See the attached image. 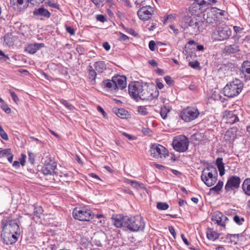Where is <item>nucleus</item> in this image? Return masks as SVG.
I'll use <instances>...</instances> for the list:
<instances>
[{
    "mask_svg": "<svg viewBox=\"0 0 250 250\" xmlns=\"http://www.w3.org/2000/svg\"><path fill=\"white\" fill-rule=\"evenodd\" d=\"M128 92L131 97L137 102L140 100L151 101L157 98L159 94L157 87L152 88L139 82L130 83L128 85Z\"/></svg>",
    "mask_w": 250,
    "mask_h": 250,
    "instance_id": "nucleus-1",
    "label": "nucleus"
},
{
    "mask_svg": "<svg viewBox=\"0 0 250 250\" xmlns=\"http://www.w3.org/2000/svg\"><path fill=\"white\" fill-rule=\"evenodd\" d=\"M2 226L1 238L3 242L7 245L15 243L18 239L15 234H17L20 231V228L17 221L16 220L8 221L3 220Z\"/></svg>",
    "mask_w": 250,
    "mask_h": 250,
    "instance_id": "nucleus-2",
    "label": "nucleus"
},
{
    "mask_svg": "<svg viewBox=\"0 0 250 250\" xmlns=\"http://www.w3.org/2000/svg\"><path fill=\"white\" fill-rule=\"evenodd\" d=\"M218 173L216 167L208 166L202 171V181L208 187L213 185L217 180Z\"/></svg>",
    "mask_w": 250,
    "mask_h": 250,
    "instance_id": "nucleus-3",
    "label": "nucleus"
},
{
    "mask_svg": "<svg viewBox=\"0 0 250 250\" xmlns=\"http://www.w3.org/2000/svg\"><path fill=\"white\" fill-rule=\"evenodd\" d=\"M201 21L197 18H192L189 16H185L180 23L182 28L188 29L191 34L196 35L199 33Z\"/></svg>",
    "mask_w": 250,
    "mask_h": 250,
    "instance_id": "nucleus-4",
    "label": "nucleus"
},
{
    "mask_svg": "<svg viewBox=\"0 0 250 250\" xmlns=\"http://www.w3.org/2000/svg\"><path fill=\"white\" fill-rule=\"evenodd\" d=\"M125 227L132 231L143 230L145 224L143 218L140 216L128 217L125 216L124 219Z\"/></svg>",
    "mask_w": 250,
    "mask_h": 250,
    "instance_id": "nucleus-5",
    "label": "nucleus"
},
{
    "mask_svg": "<svg viewBox=\"0 0 250 250\" xmlns=\"http://www.w3.org/2000/svg\"><path fill=\"white\" fill-rule=\"evenodd\" d=\"M217 2V0H197L191 4L189 12L192 15L198 16L207 9L209 5Z\"/></svg>",
    "mask_w": 250,
    "mask_h": 250,
    "instance_id": "nucleus-6",
    "label": "nucleus"
},
{
    "mask_svg": "<svg viewBox=\"0 0 250 250\" xmlns=\"http://www.w3.org/2000/svg\"><path fill=\"white\" fill-rule=\"evenodd\" d=\"M243 86V83L241 81L235 79L225 86L223 90L224 94L228 97L236 96L242 91Z\"/></svg>",
    "mask_w": 250,
    "mask_h": 250,
    "instance_id": "nucleus-7",
    "label": "nucleus"
},
{
    "mask_svg": "<svg viewBox=\"0 0 250 250\" xmlns=\"http://www.w3.org/2000/svg\"><path fill=\"white\" fill-rule=\"evenodd\" d=\"M189 144V141L185 135L175 137L172 142L173 148L176 151L184 152L187 150Z\"/></svg>",
    "mask_w": 250,
    "mask_h": 250,
    "instance_id": "nucleus-8",
    "label": "nucleus"
},
{
    "mask_svg": "<svg viewBox=\"0 0 250 250\" xmlns=\"http://www.w3.org/2000/svg\"><path fill=\"white\" fill-rule=\"evenodd\" d=\"M73 217L81 221H89L93 217L94 214L90 210L84 207L76 208L72 212Z\"/></svg>",
    "mask_w": 250,
    "mask_h": 250,
    "instance_id": "nucleus-9",
    "label": "nucleus"
},
{
    "mask_svg": "<svg viewBox=\"0 0 250 250\" xmlns=\"http://www.w3.org/2000/svg\"><path fill=\"white\" fill-rule=\"evenodd\" d=\"M199 114V111L197 107L188 106L182 111L181 117L185 122H189L197 118Z\"/></svg>",
    "mask_w": 250,
    "mask_h": 250,
    "instance_id": "nucleus-10",
    "label": "nucleus"
},
{
    "mask_svg": "<svg viewBox=\"0 0 250 250\" xmlns=\"http://www.w3.org/2000/svg\"><path fill=\"white\" fill-rule=\"evenodd\" d=\"M231 34V30L230 28L226 25L218 26L216 32H214V39L219 41L227 40Z\"/></svg>",
    "mask_w": 250,
    "mask_h": 250,
    "instance_id": "nucleus-11",
    "label": "nucleus"
},
{
    "mask_svg": "<svg viewBox=\"0 0 250 250\" xmlns=\"http://www.w3.org/2000/svg\"><path fill=\"white\" fill-rule=\"evenodd\" d=\"M151 156L156 159L165 158L168 155V150L159 144H153L150 148Z\"/></svg>",
    "mask_w": 250,
    "mask_h": 250,
    "instance_id": "nucleus-12",
    "label": "nucleus"
},
{
    "mask_svg": "<svg viewBox=\"0 0 250 250\" xmlns=\"http://www.w3.org/2000/svg\"><path fill=\"white\" fill-rule=\"evenodd\" d=\"M224 11L216 7H212L207 14L206 17L204 19L207 22L210 24L215 23L217 19L224 15Z\"/></svg>",
    "mask_w": 250,
    "mask_h": 250,
    "instance_id": "nucleus-13",
    "label": "nucleus"
},
{
    "mask_svg": "<svg viewBox=\"0 0 250 250\" xmlns=\"http://www.w3.org/2000/svg\"><path fill=\"white\" fill-rule=\"evenodd\" d=\"M56 163L53 159L50 157L45 160L42 171L44 175H52L57 173L56 171Z\"/></svg>",
    "mask_w": 250,
    "mask_h": 250,
    "instance_id": "nucleus-14",
    "label": "nucleus"
},
{
    "mask_svg": "<svg viewBox=\"0 0 250 250\" xmlns=\"http://www.w3.org/2000/svg\"><path fill=\"white\" fill-rule=\"evenodd\" d=\"M241 183L240 178L236 175H232L229 177L225 186L226 192L234 191L238 189Z\"/></svg>",
    "mask_w": 250,
    "mask_h": 250,
    "instance_id": "nucleus-15",
    "label": "nucleus"
},
{
    "mask_svg": "<svg viewBox=\"0 0 250 250\" xmlns=\"http://www.w3.org/2000/svg\"><path fill=\"white\" fill-rule=\"evenodd\" d=\"M153 8L150 6H143L137 12L139 19L146 21L151 18L153 14Z\"/></svg>",
    "mask_w": 250,
    "mask_h": 250,
    "instance_id": "nucleus-16",
    "label": "nucleus"
},
{
    "mask_svg": "<svg viewBox=\"0 0 250 250\" xmlns=\"http://www.w3.org/2000/svg\"><path fill=\"white\" fill-rule=\"evenodd\" d=\"M116 90L123 89L126 86V79L124 76L116 75L112 77Z\"/></svg>",
    "mask_w": 250,
    "mask_h": 250,
    "instance_id": "nucleus-17",
    "label": "nucleus"
},
{
    "mask_svg": "<svg viewBox=\"0 0 250 250\" xmlns=\"http://www.w3.org/2000/svg\"><path fill=\"white\" fill-rule=\"evenodd\" d=\"M212 220L215 222L218 225L225 227L226 222L228 220V218L221 212H216L212 215Z\"/></svg>",
    "mask_w": 250,
    "mask_h": 250,
    "instance_id": "nucleus-18",
    "label": "nucleus"
},
{
    "mask_svg": "<svg viewBox=\"0 0 250 250\" xmlns=\"http://www.w3.org/2000/svg\"><path fill=\"white\" fill-rule=\"evenodd\" d=\"M237 129L231 128L227 130L224 135V140L227 143L233 142L236 138Z\"/></svg>",
    "mask_w": 250,
    "mask_h": 250,
    "instance_id": "nucleus-19",
    "label": "nucleus"
},
{
    "mask_svg": "<svg viewBox=\"0 0 250 250\" xmlns=\"http://www.w3.org/2000/svg\"><path fill=\"white\" fill-rule=\"evenodd\" d=\"M33 13L34 16L41 17L46 19L49 18L51 16L50 12L42 6L35 9ZM41 19L42 20L43 19L41 18Z\"/></svg>",
    "mask_w": 250,
    "mask_h": 250,
    "instance_id": "nucleus-20",
    "label": "nucleus"
},
{
    "mask_svg": "<svg viewBox=\"0 0 250 250\" xmlns=\"http://www.w3.org/2000/svg\"><path fill=\"white\" fill-rule=\"evenodd\" d=\"M44 47L43 43H35L28 44L25 48V51L31 54H34L41 48Z\"/></svg>",
    "mask_w": 250,
    "mask_h": 250,
    "instance_id": "nucleus-21",
    "label": "nucleus"
},
{
    "mask_svg": "<svg viewBox=\"0 0 250 250\" xmlns=\"http://www.w3.org/2000/svg\"><path fill=\"white\" fill-rule=\"evenodd\" d=\"M241 71L244 75L246 80H250V62L244 61L242 63Z\"/></svg>",
    "mask_w": 250,
    "mask_h": 250,
    "instance_id": "nucleus-22",
    "label": "nucleus"
},
{
    "mask_svg": "<svg viewBox=\"0 0 250 250\" xmlns=\"http://www.w3.org/2000/svg\"><path fill=\"white\" fill-rule=\"evenodd\" d=\"M125 217V216L122 214H118L112 216V220L114 226L117 228L125 227V225L124 224Z\"/></svg>",
    "mask_w": 250,
    "mask_h": 250,
    "instance_id": "nucleus-23",
    "label": "nucleus"
},
{
    "mask_svg": "<svg viewBox=\"0 0 250 250\" xmlns=\"http://www.w3.org/2000/svg\"><path fill=\"white\" fill-rule=\"evenodd\" d=\"M29 0H10V4L12 6H16L17 8L21 9V6L23 5L24 9L28 6Z\"/></svg>",
    "mask_w": 250,
    "mask_h": 250,
    "instance_id": "nucleus-24",
    "label": "nucleus"
},
{
    "mask_svg": "<svg viewBox=\"0 0 250 250\" xmlns=\"http://www.w3.org/2000/svg\"><path fill=\"white\" fill-rule=\"evenodd\" d=\"M227 123L230 124H233L239 121L238 117L233 112L229 111L226 115Z\"/></svg>",
    "mask_w": 250,
    "mask_h": 250,
    "instance_id": "nucleus-25",
    "label": "nucleus"
},
{
    "mask_svg": "<svg viewBox=\"0 0 250 250\" xmlns=\"http://www.w3.org/2000/svg\"><path fill=\"white\" fill-rule=\"evenodd\" d=\"M216 165L217 166L219 174L221 176L225 174V167L224 164L223 163V159L222 158H218L216 161Z\"/></svg>",
    "mask_w": 250,
    "mask_h": 250,
    "instance_id": "nucleus-26",
    "label": "nucleus"
},
{
    "mask_svg": "<svg viewBox=\"0 0 250 250\" xmlns=\"http://www.w3.org/2000/svg\"><path fill=\"white\" fill-rule=\"evenodd\" d=\"M114 83L113 82V79L110 80H105L102 83V86L104 88H108L110 90H115L116 88L114 86Z\"/></svg>",
    "mask_w": 250,
    "mask_h": 250,
    "instance_id": "nucleus-27",
    "label": "nucleus"
},
{
    "mask_svg": "<svg viewBox=\"0 0 250 250\" xmlns=\"http://www.w3.org/2000/svg\"><path fill=\"white\" fill-rule=\"evenodd\" d=\"M242 189L246 195L250 196V178L245 179L242 184Z\"/></svg>",
    "mask_w": 250,
    "mask_h": 250,
    "instance_id": "nucleus-28",
    "label": "nucleus"
},
{
    "mask_svg": "<svg viewBox=\"0 0 250 250\" xmlns=\"http://www.w3.org/2000/svg\"><path fill=\"white\" fill-rule=\"evenodd\" d=\"M94 67L95 70L100 73H102L106 69V65L103 61H98L95 63Z\"/></svg>",
    "mask_w": 250,
    "mask_h": 250,
    "instance_id": "nucleus-29",
    "label": "nucleus"
},
{
    "mask_svg": "<svg viewBox=\"0 0 250 250\" xmlns=\"http://www.w3.org/2000/svg\"><path fill=\"white\" fill-rule=\"evenodd\" d=\"M239 50V46L235 44L226 46L225 48V51L227 53L233 54Z\"/></svg>",
    "mask_w": 250,
    "mask_h": 250,
    "instance_id": "nucleus-30",
    "label": "nucleus"
},
{
    "mask_svg": "<svg viewBox=\"0 0 250 250\" xmlns=\"http://www.w3.org/2000/svg\"><path fill=\"white\" fill-rule=\"evenodd\" d=\"M115 112L117 116L122 119L126 118L128 116V111L122 108L115 109Z\"/></svg>",
    "mask_w": 250,
    "mask_h": 250,
    "instance_id": "nucleus-31",
    "label": "nucleus"
},
{
    "mask_svg": "<svg viewBox=\"0 0 250 250\" xmlns=\"http://www.w3.org/2000/svg\"><path fill=\"white\" fill-rule=\"evenodd\" d=\"M207 236L208 239L214 240L219 237V234L212 229H208L207 231Z\"/></svg>",
    "mask_w": 250,
    "mask_h": 250,
    "instance_id": "nucleus-32",
    "label": "nucleus"
},
{
    "mask_svg": "<svg viewBox=\"0 0 250 250\" xmlns=\"http://www.w3.org/2000/svg\"><path fill=\"white\" fill-rule=\"evenodd\" d=\"M4 41L5 43L8 45H12L14 42L13 34L11 33H7L4 37Z\"/></svg>",
    "mask_w": 250,
    "mask_h": 250,
    "instance_id": "nucleus-33",
    "label": "nucleus"
},
{
    "mask_svg": "<svg viewBox=\"0 0 250 250\" xmlns=\"http://www.w3.org/2000/svg\"><path fill=\"white\" fill-rule=\"evenodd\" d=\"M127 183L129 184L132 187L135 188H145V185L144 184L139 183L135 181L128 180Z\"/></svg>",
    "mask_w": 250,
    "mask_h": 250,
    "instance_id": "nucleus-34",
    "label": "nucleus"
},
{
    "mask_svg": "<svg viewBox=\"0 0 250 250\" xmlns=\"http://www.w3.org/2000/svg\"><path fill=\"white\" fill-rule=\"evenodd\" d=\"M170 111L169 108L166 105H164L161 109L160 114L162 118L164 119H166L167 117V113Z\"/></svg>",
    "mask_w": 250,
    "mask_h": 250,
    "instance_id": "nucleus-35",
    "label": "nucleus"
},
{
    "mask_svg": "<svg viewBox=\"0 0 250 250\" xmlns=\"http://www.w3.org/2000/svg\"><path fill=\"white\" fill-rule=\"evenodd\" d=\"M88 70L89 79L95 81L97 76V73L95 70L93 69V67L91 65H89L88 66Z\"/></svg>",
    "mask_w": 250,
    "mask_h": 250,
    "instance_id": "nucleus-36",
    "label": "nucleus"
},
{
    "mask_svg": "<svg viewBox=\"0 0 250 250\" xmlns=\"http://www.w3.org/2000/svg\"><path fill=\"white\" fill-rule=\"evenodd\" d=\"M33 212L35 216L40 218L43 212V209L41 206H37L34 208Z\"/></svg>",
    "mask_w": 250,
    "mask_h": 250,
    "instance_id": "nucleus-37",
    "label": "nucleus"
},
{
    "mask_svg": "<svg viewBox=\"0 0 250 250\" xmlns=\"http://www.w3.org/2000/svg\"><path fill=\"white\" fill-rule=\"evenodd\" d=\"M168 207L169 206L167 203L158 202L157 204V208L159 210H166Z\"/></svg>",
    "mask_w": 250,
    "mask_h": 250,
    "instance_id": "nucleus-38",
    "label": "nucleus"
},
{
    "mask_svg": "<svg viewBox=\"0 0 250 250\" xmlns=\"http://www.w3.org/2000/svg\"><path fill=\"white\" fill-rule=\"evenodd\" d=\"M223 182L221 181H219L217 184L214 187L212 188L210 190H214L216 192H218L221 190L223 186Z\"/></svg>",
    "mask_w": 250,
    "mask_h": 250,
    "instance_id": "nucleus-39",
    "label": "nucleus"
},
{
    "mask_svg": "<svg viewBox=\"0 0 250 250\" xmlns=\"http://www.w3.org/2000/svg\"><path fill=\"white\" fill-rule=\"evenodd\" d=\"M188 65L194 69H200V63L198 61H191L188 62Z\"/></svg>",
    "mask_w": 250,
    "mask_h": 250,
    "instance_id": "nucleus-40",
    "label": "nucleus"
},
{
    "mask_svg": "<svg viewBox=\"0 0 250 250\" xmlns=\"http://www.w3.org/2000/svg\"><path fill=\"white\" fill-rule=\"evenodd\" d=\"M61 103L63 104L68 110H72L74 109V106L71 104L68 103L66 100L62 99L60 100Z\"/></svg>",
    "mask_w": 250,
    "mask_h": 250,
    "instance_id": "nucleus-41",
    "label": "nucleus"
},
{
    "mask_svg": "<svg viewBox=\"0 0 250 250\" xmlns=\"http://www.w3.org/2000/svg\"><path fill=\"white\" fill-rule=\"evenodd\" d=\"M233 221L238 225H241L244 222V218H240L239 216L236 215L233 217Z\"/></svg>",
    "mask_w": 250,
    "mask_h": 250,
    "instance_id": "nucleus-42",
    "label": "nucleus"
},
{
    "mask_svg": "<svg viewBox=\"0 0 250 250\" xmlns=\"http://www.w3.org/2000/svg\"><path fill=\"white\" fill-rule=\"evenodd\" d=\"M138 112L142 115H146L148 114L147 109L144 106H139L138 107Z\"/></svg>",
    "mask_w": 250,
    "mask_h": 250,
    "instance_id": "nucleus-43",
    "label": "nucleus"
},
{
    "mask_svg": "<svg viewBox=\"0 0 250 250\" xmlns=\"http://www.w3.org/2000/svg\"><path fill=\"white\" fill-rule=\"evenodd\" d=\"M10 152H11V150L10 148H6L0 151V158L7 157L8 154H9L10 153Z\"/></svg>",
    "mask_w": 250,
    "mask_h": 250,
    "instance_id": "nucleus-44",
    "label": "nucleus"
},
{
    "mask_svg": "<svg viewBox=\"0 0 250 250\" xmlns=\"http://www.w3.org/2000/svg\"><path fill=\"white\" fill-rule=\"evenodd\" d=\"M0 135L3 139H4L6 141L8 140V135L4 131V130L3 129V128L1 125H0Z\"/></svg>",
    "mask_w": 250,
    "mask_h": 250,
    "instance_id": "nucleus-45",
    "label": "nucleus"
},
{
    "mask_svg": "<svg viewBox=\"0 0 250 250\" xmlns=\"http://www.w3.org/2000/svg\"><path fill=\"white\" fill-rule=\"evenodd\" d=\"M165 81L166 83L169 85L171 86L173 85L174 83V81L172 79L171 77L169 76H166L164 78Z\"/></svg>",
    "mask_w": 250,
    "mask_h": 250,
    "instance_id": "nucleus-46",
    "label": "nucleus"
},
{
    "mask_svg": "<svg viewBox=\"0 0 250 250\" xmlns=\"http://www.w3.org/2000/svg\"><path fill=\"white\" fill-rule=\"evenodd\" d=\"M239 234H229V238L231 243L234 242L235 244L236 243V240H237L239 238Z\"/></svg>",
    "mask_w": 250,
    "mask_h": 250,
    "instance_id": "nucleus-47",
    "label": "nucleus"
},
{
    "mask_svg": "<svg viewBox=\"0 0 250 250\" xmlns=\"http://www.w3.org/2000/svg\"><path fill=\"white\" fill-rule=\"evenodd\" d=\"M28 161L31 164H34L35 161V155L32 152L28 153Z\"/></svg>",
    "mask_w": 250,
    "mask_h": 250,
    "instance_id": "nucleus-48",
    "label": "nucleus"
},
{
    "mask_svg": "<svg viewBox=\"0 0 250 250\" xmlns=\"http://www.w3.org/2000/svg\"><path fill=\"white\" fill-rule=\"evenodd\" d=\"M9 92L11 94V96L13 100V101L15 103H17V102L19 101V98H18L17 95H16V94L14 91H12L11 90H9Z\"/></svg>",
    "mask_w": 250,
    "mask_h": 250,
    "instance_id": "nucleus-49",
    "label": "nucleus"
},
{
    "mask_svg": "<svg viewBox=\"0 0 250 250\" xmlns=\"http://www.w3.org/2000/svg\"><path fill=\"white\" fill-rule=\"evenodd\" d=\"M149 48L151 51H155V47H156V43L154 41H151L149 42Z\"/></svg>",
    "mask_w": 250,
    "mask_h": 250,
    "instance_id": "nucleus-50",
    "label": "nucleus"
},
{
    "mask_svg": "<svg viewBox=\"0 0 250 250\" xmlns=\"http://www.w3.org/2000/svg\"><path fill=\"white\" fill-rule=\"evenodd\" d=\"M91 1L96 5L97 7H100L104 5L102 1L100 0H91Z\"/></svg>",
    "mask_w": 250,
    "mask_h": 250,
    "instance_id": "nucleus-51",
    "label": "nucleus"
},
{
    "mask_svg": "<svg viewBox=\"0 0 250 250\" xmlns=\"http://www.w3.org/2000/svg\"><path fill=\"white\" fill-rule=\"evenodd\" d=\"M96 19L97 21L102 22H104L106 21L105 16L103 15H97L96 16Z\"/></svg>",
    "mask_w": 250,
    "mask_h": 250,
    "instance_id": "nucleus-52",
    "label": "nucleus"
},
{
    "mask_svg": "<svg viewBox=\"0 0 250 250\" xmlns=\"http://www.w3.org/2000/svg\"><path fill=\"white\" fill-rule=\"evenodd\" d=\"M26 158V156L24 154H21V158L20 159L19 162L21 166H23L25 165Z\"/></svg>",
    "mask_w": 250,
    "mask_h": 250,
    "instance_id": "nucleus-53",
    "label": "nucleus"
},
{
    "mask_svg": "<svg viewBox=\"0 0 250 250\" xmlns=\"http://www.w3.org/2000/svg\"><path fill=\"white\" fill-rule=\"evenodd\" d=\"M0 56H1L2 57L0 58V60H3L4 61H6L7 60H9V57L6 55L2 51L0 50Z\"/></svg>",
    "mask_w": 250,
    "mask_h": 250,
    "instance_id": "nucleus-54",
    "label": "nucleus"
},
{
    "mask_svg": "<svg viewBox=\"0 0 250 250\" xmlns=\"http://www.w3.org/2000/svg\"><path fill=\"white\" fill-rule=\"evenodd\" d=\"M156 83L157 84V87L160 89H162L164 88V84L159 79L156 80Z\"/></svg>",
    "mask_w": 250,
    "mask_h": 250,
    "instance_id": "nucleus-55",
    "label": "nucleus"
},
{
    "mask_svg": "<svg viewBox=\"0 0 250 250\" xmlns=\"http://www.w3.org/2000/svg\"><path fill=\"white\" fill-rule=\"evenodd\" d=\"M2 109L7 113H10L11 111V108L7 105H3L1 106Z\"/></svg>",
    "mask_w": 250,
    "mask_h": 250,
    "instance_id": "nucleus-56",
    "label": "nucleus"
},
{
    "mask_svg": "<svg viewBox=\"0 0 250 250\" xmlns=\"http://www.w3.org/2000/svg\"><path fill=\"white\" fill-rule=\"evenodd\" d=\"M168 229L170 233L172 235L173 237L175 238L176 237V232L174 228L172 226H169L168 227Z\"/></svg>",
    "mask_w": 250,
    "mask_h": 250,
    "instance_id": "nucleus-57",
    "label": "nucleus"
},
{
    "mask_svg": "<svg viewBox=\"0 0 250 250\" xmlns=\"http://www.w3.org/2000/svg\"><path fill=\"white\" fill-rule=\"evenodd\" d=\"M66 29L67 32L69 33L70 35H73L75 34V31L73 28L70 26H67Z\"/></svg>",
    "mask_w": 250,
    "mask_h": 250,
    "instance_id": "nucleus-58",
    "label": "nucleus"
},
{
    "mask_svg": "<svg viewBox=\"0 0 250 250\" xmlns=\"http://www.w3.org/2000/svg\"><path fill=\"white\" fill-rule=\"evenodd\" d=\"M126 31L128 33H129V34H130L132 35L136 36V35H137V34L136 33V32L135 31V30H133L132 28H127L126 29Z\"/></svg>",
    "mask_w": 250,
    "mask_h": 250,
    "instance_id": "nucleus-59",
    "label": "nucleus"
},
{
    "mask_svg": "<svg viewBox=\"0 0 250 250\" xmlns=\"http://www.w3.org/2000/svg\"><path fill=\"white\" fill-rule=\"evenodd\" d=\"M103 46L106 51H108L110 49V45L107 42H104L103 44Z\"/></svg>",
    "mask_w": 250,
    "mask_h": 250,
    "instance_id": "nucleus-60",
    "label": "nucleus"
},
{
    "mask_svg": "<svg viewBox=\"0 0 250 250\" xmlns=\"http://www.w3.org/2000/svg\"><path fill=\"white\" fill-rule=\"evenodd\" d=\"M233 29H234V31L236 33H238L240 32L243 29V28H241V27H240L239 26H233Z\"/></svg>",
    "mask_w": 250,
    "mask_h": 250,
    "instance_id": "nucleus-61",
    "label": "nucleus"
},
{
    "mask_svg": "<svg viewBox=\"0 0 250 250\" xmlns=\"http://www.w3.org/2000/svg\"><path fill=\"white\" fill-rule=\"evenodd\" d=\"M169 28L170 29H171L175 35H177L179 33V30L177 29H176L173 25H169Z\"/></svg>",
    "mask_w": 250,
    "mask_h": 250,
    "instance_id": "nucleus-62",
    "label": "nucleus"
},
{
    "mask_svg": "<svg viewBox=\"0 0 250 250\" xmlns=\"http://www.w3.org/2000/svg\"><path fill=\"white\" fill-rule=\"evenodd\" d=\"M148 63L149 64L153 66H157L158 64L157 62L154 60H151L148 61Z\"/></svg>",
    "mask_w": 250,
    "mask_h": 250,
    "instance_id": "nucleus-63",
    "label": "nucleus"
},
{
    "mask_svg": "<svg viewBox=\"0 0 250 250\" xmlns=\"http://www.w3.org/2000/svg\"><path fill=\"white\" fill-rule=\"evenodd\" d=\"M13 166L16 169L19 168L20 166V163L18 161H15L13 164Z\"/></svg>",
    "mask_w": 250,
    "mask_h": 250,
    "instance_id": "nucleus-64",
    "label": "nucleus"
}]
</instances>
